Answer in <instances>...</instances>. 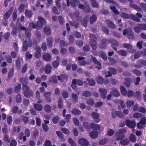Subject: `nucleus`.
<instances>
[{"label":"nucleus","instance_id":"f8f14e48","mask_svg":"<svg viewBox=\"0 0 146 146\" xmlns=\"http://www.w3.org/2000/svg\"><path fill=\"white\" fill-rule=\"evenodd\" d=\"M109 39H103L101 40V44L100 45V47L101 48H105L107 45V43H109Z\"/></svg>","mask_w":146,"mask_h":146},{"label":"nucleus","instance_id":"9b49d317","mask_svg":"<svg viewBox=\"0 0 146 146\" xmlns=\"http://www.w3.org/2000/svg\"><path fill=\"white\" fill-rule=\"evenodd\" d=\"M20 82L22 85V89L23 90L29 87L27 86V80L23 77L20 78Z\"/></svg>","mask_w":146,"mask_h":146},{"label":"nucleus","instance_id":"3c124183","mask_svg":"<svg viewBox=\"0 0 146 146\" xmlns=\"http://www.w3.org/2000/svg\"><path fill=\"white\" fill-rule=\"evenodd\" d=\"M109 70L111 73L113 75H115L117 74V70L113 68H109Z\"/></svg>","mask_w":146,"mask_h":146},{"label":"nucleus","instance_id":"338daca9","mask_svg":"<svg viewBox=\"0 0 146 146\" xmlns=\"http://www.w3.org/2000/svg\"><path fill=\"white\" fill-rule=\"evenodd\" d=\"M116 115L119 117L123 118L124 117V115L123 113L120 111H117L115 112Z\"/></svg>","mask_w":146,"mask_h":146},{"label":"nucleus","instance_id":"473e14b6","mask_svg":"<svg viewBox=\"0 0 146 146\" xmlns=\"http://www.w3.org/2000/svg\"><path fill=\"white\" fill-rule=\"evenodd\" d=\"M25 16L26 17L30 18L33 15V13L31 11H29L26 10L25 11Z\"/></svg>","mask_w":146,"mask_h":146},{"label":"nucleus","instance_id":"39448f33","mask_svg":"<svg viewBox=\"0 0 146 146\" xmlns=\"http://www.w3.org/2000/svg\"><path fill=\"white\" fill-rule=\"evenodd\" d=\"M126 125L129 127L133 129L135 128L136 125L135 121H131L129 119L126 120L125 121Z\"/></svg>","mask_w":146,"mask_h":146},{"label":"nucleus","instance_id":"e433bc0d","mask_svg":"<svg viewBox=\"0 0 146 146\" xmlns=\"http://www.w3.org/2000/svg\"><path fill=\"white\" fill-rule=\"evenodd\" d=\"M19 119L23 120L25 124H27L28 122V117L24 115H21Z\"/></svg>","mask_w":146,"mask_h":146},{"label":"nucleus","instance_id":"412c9836","mask_svg":"<svg viewBox=\"0 0 146 146\" xmlns=\"http://www.w3.org/2000/svg\"><path fill=\"white\" fill-rule=\"evenodd\" d=\"M72 113L75 115H80L81 112L79 110L74 108L72 110Z\"/></svg>","mask_w":146,"mask_h":146},{"label":"nucleus","instance_id":"4c0bfd02","mask_svg":"<svg viewBox=\"0 0 146 146\" xmlns=\"http://www.w3.org/2000/svg\"><path fill=\"white\" fill-rule=\"evenodd\" d=\"M117 52L119 54L123 56H125L127 55V53L126 51L123 50L117 51Z\"/></svg>","mask_w":146,"mask_h":146},{"label":"nucleus","instance_id":"c756f323","mask_svg":"<svg viewBox=\"0 0 146 146\" xmlns=\"http://www.w3.org/2000/svg\"><path fill=\"white\" fill-rule=\"evenodd\" d=\"M97 17L95 15H92L90 17V22L91 24H93L97 20Z\"/></svg>","mask_w":146,"mask_h":146},{"label":"nucleus","instance_id":"4d7b16f0","mask_svg":"<svg viewBox=\"0 0 146 146\" xmlns=\"http://www.w3.org/2000/svg\"><path fill=\"white\" fill-rule=\"evenodd\" d=\"M21 88V85L20 84H18L17 86L16 87L15 91L17 93H18L20 91Z\"/></svg>","mask_w":146,"mask_h":146},{"label":"nucleus","instance_id":"b1692460","mask_svg":"<svg viewBox=\"0 0 146 146\" xmlns=\"http://www.w3.org/2000/svg\"><path fill=\"white\" fill-rule=\"evenodd\" d=\"M43 58L44 60L47 61H49L51 60V56L49 54L46 53L43 55Z\"/></svg>","mask_w":146,"mask_h":146},{"label":"nucleus","instance_id":"bf43d9fd","mask_svg":"<svg viewBox=\"0 0 146 146\" xmlns=\"http://www.w3.org/2000/svg\"><path fill=\"white\" fill-rule=\"evenodd\" d=\"M131 19L133 20V21L137 22H139L140 21V20L139 18H138L135 15H132L131 16Z\"/></svg>","mask_w":146,"mask_h":146},{"label":"nucleus","instance_id":"37998d69","mask_svg":"<svg viewBox=\"0 0 146 146\" xmlns=\"http://www.w3.org/2000/svg\"><path fill=\"white\" fill-rule=\"evenodd\" d=\"M92 6L94 7L98 8L99 7V5L95 0H90Z\"/></svg>","mask_w":146,"mask_h":146},{"label":"nucleus","instance_id":"f03ea898","mask_svg":"<svg viewBox=\"0 0 146 146\" xmlns=\"http://www.w3.org/2000/svg\"><path fill=\"white\" fill-rule=\"evenodd\" d=\"M125 132L126 130L124 128L119 129L115 134V136L116 137V140H119L124 139L125 137V135L124 134L121 135L125 133Z\"/></svg>","mask_w":146,"mask_h":146},{"label":"nucleus","instance_id":"09e8293b","mask_svg":"<svg viewBox=\"0 0 146 146\" xmlns=\"http://www.w3.org/2000/svg\"><path fill=\"white\" fill-rule=\"evenodd\" d=\"M52 65L54 68L56 69L59 65V62L57 60L54 61L52 62Z\"/></svg>","mask_w":146,"mask_h":146},{"label":"nucleus","instance_id":"7ed1b4c3","mask_svg":"<svg viewBox=\"0 0 146 146\" xmlns=\"http://www.w3.org/2000/svg\"><path fill=\"white\" fill-rule=\"evenodd\" d=\"M24 96L27 98H29L33 96V93L29 87L23 89Z\"/></svg>","mask_w":146,"mask_h":146},{"label":"nucleus","instance_id":"052dcab7","mask_svg":"<svg viewBox=\"0 0 146 146\" xmlns=\"http://www.w3.org/2000/svg\"><path fill=\"white\" fill-rule=\"evenodd\" d=\"M129 140L132 142H134L136 140V138L135 135L131 134L129 136Z\"/></svg>","mask_w":146,"mask_h":146},{"label":"nucleus","instance_id":"f3484780","mask_svg":"<svg viewBox=\"0 0 146 146\" xmlns=\"http://www.w3.org/2000/svg\"><path fill=\"white\" fill-rule=\"evenodd\" d=\"M91 128L94 130H99L100 129V126L94 123H91L90 125Z\"/></svg>","mask_w":146,"mask_h":146},{"label":"nucleus","instance_id":"a19ab883","mask_svg":"<svg viewBox=\"0 0 146 146\" xmlns=\"http://www.w3.org/2000/svg\"><path fill=\"white\" fill-rule=\"evenodd\" d=\"M91 116L94 119L99 118L100 116V115L94 112H92V113Z\"/></svg>","mask_w":146,"mask_h":146},{"label":"nucleus","instance_id":"7c9ffc66","mask_svg":"<svg viewBox=\"0 0 146 146\" xmlns=\"http://www.w3.org/2000/svg\"><path fill=\"white\" fill-rule=\"evenodd\" d=\"M141 93L139 91H137L135 95L133 96L134 97H135L137 99L140 100L141 99Z\"/></svg>","mask_w":146,"mask_h":146},{"label":"nucleus","instance_id":"4be33fe9","mask_svg":"<svg viewBox=\"0 0 146 146\" xmlns=\"http://www.w3.org/2000/svg\"><path fill=\"white\" fill-rule=\"evenodd\" d=\"M52 68L50 65L48 64L46 66L44 69L45 72L46 74H49L51 72Z\"/></svg>","mask_w":146,"mask_h":146},{"label":"nucleus","instance_id":"c85d7f7f","mask_svg":"<svg viewBox=\"0 0 146 146\" xmlns=\"http://www.w3.org/2000/svg\"><path fill=\"white\" fill-rule=\"evenodd\" d=\"M80 3L79 0H72L70 2L71 6L74 7L76 5H77Z\"/></svg>","mask_w":146,"mask_h":146},{"label":"nucleus","instance_id":"e2e57ef3","mask_svg":"<svg viewBox=\"0 0 146 146\" xmlns=\"http://www.w3.org/2000/svg\"><path fill=\"white\" fill-rule=\"evenodd\" d=\"M123 46L124 48L128 49H131L133 47L130 44H127L126 43H124L123 45Z\"/></svg>","mask_w":146,"mask_h":146},{"label":"nucleus","instance_id":"79ce46f5","mask_svg":"<svg viewBox=\"0 0 146 146\" xmlns=\"http://www.w3.org/2000/svg\"><path fill=\"white\" fill-rule=\"evenodd\" d=\"M51 107L49 105H46L44 107L45 111L48 113H50L51 111Z\"/></svg>","mask_w":146,"mask_h":146},{"label":"nucleus","instance_id":"c03bdc74","mask_svg":"<svg viewBox=\"0 0 146 146\" xmlns=\"http://www.w3.org/2000/svg\"><path fill=\"white\" fill-rule=\"evenodd\" d=\"M129 142V141L127 139H124L121 141L120 142L121 144L123 145H125L128 144Z\"/></svg>","mask_w":146,"mask_h":146},{"label":"nucleus","instance_id":"680f3d73","mask_svg":"<svg viewBox=\"0 0 146 146\" xmlns=\"http://www.w3.org/2000/svg\"><path fill=\"white\" fill-rule=\"evenodd\" d=\"M22 100V98L21 95L20 94H17L16 98V101L18 103H19L21 102Z\"/></svg>","mask_w":146,"mask_h":146},{"label":"nucleus","instance_id":"4468645a","mask_svg":"<svg viewBox=\"0 0 146 146\" xmlns=\"http://www.w3.org/2000/svg\"><path fill=\"white\" fill-rule=\"evenodd\" d=\"M51 94L52 93L51 92H46L44 93V96L47 102H51V99L50 97V96L51 95Z\"/></svg>","mask_w":146,"mask_h":146},{"label":"nucleus","instance_id":"9d476101","mask_svg":"<svg viewBox=\"0 0 146 146\" xmlns=\"http://www.w3.org/2000/svg\"><path fill=\"white\" fill-rule=\"evenodd\" d=\"M78 143L80 145L82 146H87L89 145L88 141L84 138L79 139L78 141Z\"/></svg>","mask_w":146,"mask_h":146},{"label":"nucleus","instance_id":"ddd939ff","mask_svg":"<svg viewBox=\"0 0 146 146\" xmlns=\"http://www.w3.org/2000/svg\"><path fill=\"white\" fill-rule=\"evenodd\" d=\"M36 52L34 54V56L35 58H38L41 56V49L40 47H36L35 48Z\"/></svg>","mask_w":146,"mask_h":146},{"label":"nucleus","instance_id":"0eeeda50","mask_svg":"<svg viewBox=\"0 0 146 146\" xmlns=\"http://www.w3.org/2000/svg\"><path fill=\"white\" fill-rule=\"evenodd\" d=\"M97 82L100 84H102L104 83L106 84L109 82V80L108 79H106L104 80L103 78L101 76H99L97 77Z\"/></svg>","mask_w":146,"mask_h":146},{"label":"nucleus","instance_id":"603ef678","mask_svg":"<svg viewBox=\"0 0 146 146\" xmlns=\"http://www.w3.org/2000/svg\"><path fill=\"white\" fill-rule=\"evenodd\" d=\"M14 69L13 68L11 69L8 73V78H12L14 75Z\"/></svg>","mask_w":146,"mask_h":146},{"label":"nucleus","instance_id":"6e6552de","mask_svg":"<svg viewBox=\"0 0 146 146\" xmlns=\"http://www.w3.org/2000/svg\"><path fill=\"white\" fill-rule=\"evenodd\" d=\"M92 60L93 62L95 64H97L98 66H96V68L98 70L101 69L102 68L101 63L94 57L92 56Z\"/></svg>","mask_w":146,"mask_h":146},{"label":"nucleus","instance_id":"de8ad7c7","mask_svg":"<svg viewBox=\"0 0 146 146\" xmlns=\"http://www.w3.org/2000/svg\"><path fill=\"white\" fill-rule=\"evenodd\" d=\"M61 131L64 134L69 135L70 133V131L65 128H62L61 129Z\"/></svg>","mask_w":146,"mask_h":146},{"label":"nucleus","instance_id":"aec40b11","mask_svg":"<svg viewBox=\"0 0 146 146\" xmlns=\"http://www.w3.org/2000/svg\"><path fill=\"white\" fill-rule=\"evenodd\" d=\"M110 93L112 95L115 97H118L120 95L118 91L115 89H113L110 92Z\"/></svg>","mask_w":146,"mask_h":146},{"label":"nucleus","instance_id":"c9c22d12","mask_svg":"<svg viewBox=\"0 0 146 146\" xmlns=\"http://www.w3.org/2000/svg\"><path fill=\"white\" fill-rule=\"evenodd\" d=\"M28 46L27 45V41L26 40H25L23 43V52L26 51L28 48Z\"/></svg>","mask_w":146,"mask_h":146},{"label":"nucleus","instance_id":"20e7f679","mask_svg":"<svg viewBox=\"0 0 146 146\" xmlns=\"http://www.w3.org/2000/svg\"><path fill=\"white\" fill-rule=\"evenodd\" d=\"M127 0L130 3L129 4V6L130 7L133 9L139 12H141L142 11V9L140 7L134 4L133 3V0Z\"/></svg>","mask_w":146,"mask_h":146},{"label":"nucleus","instance_id":"423d86ee","mask_svg":"<svg viewBox=\"0 0 146 146\" xmlns=\"http://www.w3.org/2000/svg\"><path fill=\"white\" fill-rule=\"evenodd\" d=\"M13 10V7H11L10 8L8 11L3 15V18L4 19H8L11 15Z\"/></svg>","mask_w":146,"mask_h":146},{"label":"nucleus","instance_id":"dca6fc26","mask_svg":"<svg viewBox=\"0 0 146 146\" xmlns=\"http://www.w3.org/2000/svg\"><path fill=\"white\" fill-rule=\"evenodd\" d=\"M105 21L107 24L109 28L113 29L115 28V25L112 21L108 19H106Z\"/></svg>","mask_w":146,"mask_h":146},{"label":"nucleus","instance_id":"cd10ccee","mask_svg":"<svg viewBox=\"0 0 146 146\" xmlns=\"http://www.w3.org/2000/svg\"><path fill=\"white\" fill-rule=\"evenodd\" d=\"M120 92L121 94L125 96L127 95V91L125 88L123 86H120Z\"/></svg>","mask_w":146,"mask_h":146},{"label":"nucleus","instance_id":"a211bd4d","mask_svg":"<svg viewBox=\"0 0 146 146\" xmlns=\"http://www.w3.org/2000/svg\"><path fill=\"white\" fill-rule=\"evenodd\" d=\"M47 41L48 47L49 48H51L52 46L53 40L52 37H50L46 39Z\"/></svg>","mask_w":146,"mask_h":146},{"label":"nucleus","instance_id":"49530a36","mask_svg":"<svg viewBox=\"0 0 146 146\" xmlns=\"http://www.w3.org/2000/svg\"><path fill=\"white\" fill-rule=\"evenodd\" d=\"M91 9L90 6L88 4L85 5L84 11L86 13H89L91 11Z\"/></svg>","mask_w":146,"mask_h":146},{"label":"nucleus","instance_id":"5fc2aeb1","mask_svg":"<svg viewBox=\"0 0 146 146\" xmlns=\"http://www.w3.org/2000/svg\"><path fill=\"white\" fill-rule=\"evenodd\" d=\"M128 36V38L130 40L131 38V37L133 36L134 35V34L133 31L130 29H129L127 34Z\"/></svg>","mask_w":146,"mask_h":146},{"label":"nucleus","instance_id":"bb28decb","mask_svg":"<svg viewBox=\"0 0 146 146\" xmlns=\"http://www.w3.org/2000/svg\"><path fill=\"white\" fill-rule=\"evenodd\" d=\"M21 59L18 58L16 61V66L18 70L20 69L21 68Z\"/></svg>","mask_w":146,"mask_h":146},{"label":"nucleus","instance_id":"a18cd8bd","mask_svg":"<svg viewBox=\"0 0 146 146\" xmlns=\"http://www.w3.org/2000/svg\"><path fill=\"white\" fill-rule=\"evenodd\" d=\"M38 21L43 25L46 24V20L44 18L41 16H39L38 17Z\"/></svg>","mask_w":146,"mask_h":146},{"label":"nucleus","instance_id":"2f4dec72","mask_svg":"<svg viewBox=\"0 0 146 146\" xmlns=\"http://www.w3.org/2000/svg\"><path fill=\"white\" fill-rule=\"evenodd\" d=\"M82 95L83 96L89 97L92 95V93L88 91H85L82 92Z\"/></svg>","mask_w":146,"mask_h":146},{"label":"nucleus","instance_id":"13d9d810","mask_svg":"<svg viewBox=\"0 0 146 146\" xmlns=\"http://www.w3.org/2000/svg\"><path fill=\"white\" fill-rule=\"evenodd\" d=\"M110 9L116 15L119 14V12L117 9L114 6L111 7H110Z\"/></svg>","mask_w":146,"mask_h":146},{"label":"nucleus","instance_id":"6ab92c4d","mask_svg":"<svg viewBox=\"0 0 146 146\" xmlns=\"http://www.w3.org/2000/svg\"><path fill=\"white\" fill-rule=\"evenodd\" d=\"M57 76H53L52 77H50L48 79V81L50 83L52 82L54 83H56L58 82Z\"/></svg>","mask_w":146,"mask_h":146},{"label":"nucleus","instance_id":"a878e982","mask_svg":"<svg viewBox=\"0 0 146 146\" xmlns=\"http://www.w3.org/2000/svg\"><path fill=\"white\" fill-rule=\"evenodd\" d=\"M90 137L92 138L95 139L97 137L98 134L97 132L92 131L90 133Z\"/></svg>","mask_w":146,"mask_h":146},{"label":"nucleus","instance_id":"1a4fd4ad","mask_svg":"<svg viewBox=\"0 0 146 146\" xmlns=\"http://www.w3.org/2000/svg\"><path fill=\"white\" fill-rule=\"evenodd\" d=\"M89 17L90 15H86L84 17L83 20L81 21V23L83 27H86L87 26Z\"/></svg>","mask_w":146,"mask_h":146},{"label":"nucleus","instance_id":"69168bd1","mask_svg":"<svg viewBox=\"0 0 146 146\" xmlns=\"http://www.w3.org/2000/svg\"><path fill=\"white\" fill-rule=\"evenodd\" d=\"M133 94V92L132 90H128L127 92V95L129 98H131L132 97L134 96Z\"/></svg>","mask_w":146,"mask_h":146},{"label":"nucleus","instance_id":"72a5a7b5","mask_svg":"<svg viewBox=\"0 0 146 146\" xmlns=\"http://www.w3.org/2000/svg\"><path fill=\"white\" fill-rule=\"evenodd\" d=\"M86 80L88 82V84L90 86H93L95 85L96 83L94 80L88 78Z\"/></svg>","mask_w":146,"mask_h":146},{"label":"nucleus","instance_id":"ea45409f","mask_svg":"<svg viewBox=\"0 0 146 146\" xmlns=\"http://www.w3.org/2000/svg\"><path fill=\"white\" fill-rule=\"evenodd\" d=\"M99 54L101 57L104 60L106 61L107 59V58L106 56L105 52L100 51L99 52Z\"/></svg>","mask_w":146,"mask_h":146},{"label":"nucleus","instance_id":"0e129e2a","mask_svg":"<svg viewBox=\"0 0 146 146\" xmlns=\"http://www.w3.org/2000/svg\"><path fill=\"white\" fill-rule=\"evenodd\" d=\"M69 143L72 146H76V144L74 141L71 138H69L68 139Z\"/></svg>","mask_w":146,"mask_h":146},{"label":"nucleus","instance_id":"8fccbe9b","mask_svg":"<svg viewBox=\"0 0 146 146\" xmlns=\"http://www.w3.org/2000/svg\"><path fill=\"white\" fill-rule=\"evenodd\" d=\"M13 121V119L12 116L11 115L8 116L7 117V123L9 125H11Z\"/></svg>","mask_w":146,"mask_h":146},{"label":"nucleus","instance_id":"774afa93","mask_svg":"<svg viewBox=\"0 0 146 146\" xmlns=\"http://www.w3.org/2000/svg\"><path fill=\"white\" fill-rule=\"evenodd\" d=\"M114 131L111 129H109L107 132V134L109 136H111L113 135Z\"/></svg>","mask_w":146,"mask_h":146},{"label":"nucleus","instance_id":"393cba45","mask_svg":"<svg viewBox=\"0 0 146 146\" xmlns=\"http://www.w3.org/2000/svg\"><path fill=\"white\" fill-rule=\"evenodd\" d=\"M34 108L36 110L38 111H41L43 107L41 104H35L34 106Z\"/></svg>","mask_w":146,"mask_h":146},{"label":"nucleus","instance_id":"6e6d98bb","mask_svg":"<svg viewBox=\"0 0 146 146\" xmlns=\"http://www.w3.org/2000/svg\"><path fill=\"white\" fill-rule=\"evenodd\" d=\"M69 23L70 25L71 26H74V28L76 29L78 27L79 23H77L76 21H74L73 22L70 21Z\"/></svg>","mask_w":146,"mask_h":146},{"label":"nucleus","instance_id":"2eb2a0df","mask_svg":"<svg viewBox=\"0 0 146 146\" xmlns=\"http://www.w3.org/2000/svg\"><path fill=\"white\" fill-rule=\"evenodd\" d=\"M99 91L101 94L102 98L104 99L106 98V95L107 93V90L105 89L100 88L99 90Z\"/></svg>","mask_w":146,"mask_h":146},{"label":"nucleus","instance_id":"864d4df0","mask_svg":"<svg viewBox=\"0 0 146 146\" xmlns=\"http://www.w3.org/2000/svg\"><path fill=\"white\" fill-rule=\"evenodd\" d=\"M59 120V118L58 116H55L52 118L53 122L54 124H56L58 123Z\"/></svg>","mask_w":146,"mask_h":146},{"label":"nucleus","instance_id":"f257e3e1","mask_svg":"<svg viewBox=\"0 0 146 146\" xmlns=\"http://www.w3.org/2000/svg\"><path fill=\"white\" fill-rule=\"evenodd\" d=\"M89 36L90 38V44L92 49L95 50L96 49L97 47V44L96 41L97 39L96 36L93 34H90Z\"/></svg>","mask_w":146,"mask_h":146},{"label":"nucleus","instance_id":"58836bf2","mask_svg":"<svg viewBox=\"0 0 146 146\" xmlns=\"http://www.w3.org/2000/svg\"><path fill=\"white\" fill-rule=\"evenodd\" d=\"M109 43L113 44V45L116 46H118V42L116 41V40L112 38L109 39Z\"/></svg>","mask_w":146,"mask_h":146},{"label":"nucleus","instance_id":"5701e85b","mask_svg":"<svg viewBox=\"0 0 146 146\" xmlns=\"http://www.w3.org/2000/svg\"><path fill=\"white\" fill-rule=\"evenodd\" d=\"M76 82V79H73L72 80V84H71V87L72 89L75 91H77V87L76 85L77 84Z\"/></svg>","mask_w":146,"mask_h":146},{"label":"nucleus","instance_id":"f704fd0d","mask_svg":"<svg viewBox=\"0 0 146 146\" xmlns=\"http://www.w3.org/2000/svg\"><path fill=\"white\" fill-rule=\"evenodd\" d=\"M44 31L45 34L47 36H49L51 34V31L49 27H45L44 28Z\"/></svg>","mask_w":146,"mask_h":146}]
</instances>
